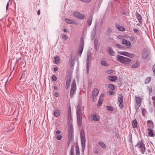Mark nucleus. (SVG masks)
Listing matches in <instances>:
<instances>
[{"instance_id": "51", "label": "nucleus", "mask_w": 155, "mask_h": 155, "mask_svg": "<svg viewBox=\"0 0 155 155\" xmlns=\"http://www.w3.org/2000/svg\"><path fill=\"white\" fill-rule=\"evenodd\" d=\"M64 31L65 32H69V30L67 28H65L64 29Z\"/></svg>"}, {"instance_id": "63", "label": "nucleus", "mask_w": 155, "mask_h": 155, "mask_svg": "<svg viewBox=\"0 0 155 155\" xmlns=\"http://www.w3.org/2000/svg\"><path fill=\"white\" fill-rule=\"evenodd\" d=\"M71 155H74V152H71Z\"/></svg>"}, {"instance_id": "45", "label": "nucleus", "mask_w": 155, "mask_h": 155, "mask_svg": "<svg viewBox=\"0 0 155 155\" xmlns=\"http://www.w3.org/2000/svg\"><path fill=\"white\" fill-rule=\"evenodd\" d=\"M102 101H98V103L97 104V107H100L102 104Z\"/></svg>"}, {"instance_id": "5", "label": "nucleus", "mask_w": 155, "mask_h": 155, "mask_svg": "<svg viewBox=\"0 0 155 155\" xmlns=\"http://www.w3.org/2000/svg\"><path fill=\"white\" fill-rule=\"evenodd\" d=\"M76 90V84L75 81L74 80L72 82L71 85L70 90V97L71 98H73L74 94H75Z\"/></svg>"}, {"instance_id": "47", "label": "nucleus", "mask_w": 155, "mask_h": 155, "mask_svg": "<svg viewBox=\"0 0 155 155\" xmlns=\"http://www.w3.org/2000/svg\"><path fill=\"white\" fill-rule=\"evenodd\" d=\"M134 31L136 33H139V31L137 29V28H135L134 29Z\"/></svg>"}, {"instance_id": "54", "label": "nucleus", "mask_w": 155, "mask_h": 155, "mask_svg": "<svg viewBox=\"0 0 155 155\" xmlns=\"http://www.w3.org/2000/svg\"><path fill=\"white\" fill-rule=\"evenodd\" d=\"M94 152L96 154H98V151L97 149H96L94 151Z\"/></svg>"}, {"instance_id": "37", "label": "nucleus", "mask_w": 155, "mask_h": 155, "mask_svg": "<svg viewBox=\"0 0 155 155\" xmlns=\"http://www.w3.org/2000/svg\"><path fill=\"white\" fill-rule=\"evenodd\" d=\"M108 87L112 90H113L115 89L114 86L112 84H109L108 85Z\"/></svg>"}, {"instance_id": "26", "label": "nucleus", "mask_w": 155, "mask_h": 155, "mask_svg": "<svg viewBox=\"0 0 155 155\" xmlns=\"http://www.w3.org/2000/svg\"><path fill=\"white\" fill-rule=\"evenodd\" d=\"M53 114L55 116L57 117L60 116V113L58 110H56L54 111Z\"/></svg>"}, {"instance_id": "14", "label": "nucleus", "mask_w": 155, "mask_h": 155, "mask_svg": "<svg viewBox=\"0 0 155 155\" xmlns=\"http://www.w3.org/2000/svg\"><path fill=\"white\" fill-rule=\"evenodd\" d=\"M84 39L82 38L81 40V42L80 44V46L79 49L78 54L80 56L81 55L83 50L84 47Z\"/></svg>"}, {"instance_id": "52", "label": "nucleus", "mask_w": 155, "mask_h": 155, "mask_svg": "<svg viewBox=\"0 0 155 155\" xmlns=\"http://www.w3.org/2000/svg\"><path fill=\"white\" fill-rule=\"evenodd\" d=\"M130 38L133 41H134L135 40V38L133 36H131Z\"/></svg>"}, {"instance_id": "32", "label": "nucleus", "mask_w": 155, "mask_h": 155, "mask_svg": "<svg viewBox=\"0 0 155 155\" xmlns=\"http://www.w3.org/2000/svg\"><path fill=\"white\" fill-rule=\"evenodd\" d=\"M125 45L127 48H131V44L129 41H127Z\"/></svg>"}, {"instance_id": "28", "label": "nucleus", "mask_w": 155, "mask_h": 155, "mask_svg": "<svg viewBox=\"0 0 155 155\" xmlns=\"http://www.w3.org/2000/svg\"><path fill=\"white\" fill-rule=\"evenodd\" d=\"M115 45L117 48L119 49H121L122 50H124L125 48L122 46L121 45H119L118 44H115Z\"/></svg>"}, {"instance_id": "60", "label": "nucleus", "mask_w": 155, "mask_h": 155, "mask_svg": "<svg viewBox=\"0 0 155 155\" xmlns=\"http://www.w3.org/2000/svg\"><path fill=\"white\" fill-rule=\"evenodd\" d=\"M74 149H71V152H74Z\"/></svg>"}, {"instance_id": "61", "label": "nucleus", "mask_w": 155, "mask_h": 155, "mask_svg": "<svg viewBox=\"0 0 155 155\" xmlns=\"http://www.w3.org/2000/svg\"><path fill=\"white\" fill-rule=\"evenodd\" d=\"M96 25H95V29H94V31H95V34H96Z\"/></svg>"}, {"instance_id": "44", "label": "nucleus", "mask_w": 155, "mask_h": 155, "mask_svg": "<svg viewBox=\"0 0 155 155\" xmlns=\"http://www.w3.org/2000/svg\"><path fill=\"white\" fill-rule=\"evenodd\" d=\"M68 120H69L70 121L69 123H70L71 121L72 120V119L71 117V116H68Z\"/></svg>"}, {"instance_id": "18", "label": "nucleus", "mask_w": 155, "mask_h": 155, "mask_svg": "<svg viewBox=\"0 0 155 155\" xmlns=\"http://www.w3.org/2000/svg\"><path fill=\"white\" fill-rule=\"evenodd\" d=\"M112 33V28L110 27H108L106 30V35H107L109 38H110V39H112V38H111V34Z\"/></svg>"}, {"instance_id": "59", "label": "nucleus", "mask_w": 155, "mask_h": 155, "mask_svg": "<svg viewBox=\"0 0 155 155\" xmlns=\"http://www.w3.org/2000/svg\"><path fill=\"white\" fill-rule=\"evenodd\" d=\"M9 2H10L11 3V2H10V0H9V2L7 3L6 5V6H7V7H8Z\"/></svg>"}, {"instance_id": "64", "label": "nucleus", "mask_w": 155, "mask_h": 155, "mask_svg": "<svg viewBox=\"0 0 155 155\" xmlns=\"http://www.w3.org/2000/svg\"><path fill=\"white\" fill-rule=\"evenodd\" d=\"M93 97V101H95V97Z\"/></svg>"}, {"instance_id": "6", "label": "nucleus", "mask_w": 155, "mask_h": 155, "mask_svg": "<svg viewBox=\"0 0 155 155\" xmlns=\"http://www.w3.org/2000/svg\"><path fill=\"white\" fill-rule=\"evenodd\" d=\"M135 146L137 147L140 149V150L142 153H144L146 151V147L145 144L142 141H139Z\"/></svg>"}, {"instance_id": "25", "label": "nucleus", "mask_w": 155, "mask_h": 155, "mask_svg": "<svg viewBox=\"0 0 155 155\" xmlns=\"http://www.w3.org/2000/svg\"><path fill=\"white\" fill-rule=\"evenodd\" d=\"M140 63L139 61L137 62L134 64L133 65L131 66L132 68H138L140 65Z\"/></svg>"}, {"instance_id": "31", "label": "nucleus", "mask_w": 155, "mask_h": 155, "mask_svg": "<svg viewBox=\"0 0 155 155\" xmlns=\"http://www.w3.org/2000/svg\"><path fill=\"white\" fill-rule=\"evenodd\" d=\"M76 155H80V150L79 147L78 145H77L76 146Z\"/></svg>"}, {"instance_id": "56", "label": "nucleus", "mask_w": 155, "mask_h": 155, "mask_svg": "<svg viewBox=\"0 0 155 155\" xmlns=\"http://www.w3.org/2000/svg\"><path fill=\"white\" fill-rule=\"evenodd\" d=\"M126 14V12L125 10H124L122 12V14L124 15H125Z\"/></svg>"}, {"instance_id": "22", "label": "nucleus", "mask_w": 155, "mask_h": 155, "mask_svg": "<svg viewBox=\"0 0 155 155\" xmlns=\"http://www.w3.org/2000/svg\"><path fill=\"white\" fill-rule=\"evenodd\" d=\"M107 78L108 79L111 81L113 82H115L117 79V78L116 76H109Z\"/></svg>"}, {"instance_id": "9", "label": "nucleus", "mask_w": 155, "mask_h": 155, "mask_svg": "<svg viewBox=\"0 0 155 155\" xmlns=\"http://www.w3.org/2000/svg\"><path fill=\"white\" fill-rule=\"evenodd\" d=\"M118 104L120 108L122 109L124 107L123 97L122 94H120L118 96Z\"/></svg>"}, {"instance_id": "1", "label": "nucleus", "mask_w": 155, "mask_h": 155, "mask_svg": "<svg viewBox=\"0 0 155 155\" xmlns=\"http://www.w3.org/2000/svg\"><path fill=\"white\" fill-rule=\"evenodd\" d=\"M68 145H69L73 140L74 136V130L73 127V125L71 123L70 124V125L68 127Z\"/></svg>"}, {"instance_id": "24", "label": "nucleus", "mask_w": 155, "mask_h": 155, "mask_svg": "<svg viewBox=\"0 0 155 155\" xmlns=\"http://www.w3.org/2000/svg\"><path fill=\"white\" fill-rule=\"evenodd\" d=\"M137 122L136 119H134L132 121V125L134 128H137Z\"/></svg>"}, {"instance_id": "33", "label": "nucleus", "mask_w": 155, "mask_h": 155, "mask_svg": "<svg viewBox=\"0 0 155 155\" xmlns=\"http://www.w3.org/2000/svg\"><path fill=\"white\" fill-rule=\"evenodd\" d=\"M92 20V16L89 19H88L87 24L90 26L91 25Z\"/></svg>"}, {"instance_id": "43", "label": "nucleus", "mask_w": 155, "mask_h": 155, "mask_svg": "<svg viewBox=\"0 0 155 155\" xmlns=\"http://www.w3.org/2000/svg\"><path fill=\"white\" fill-rule=\"evenodd\" d=\"M62 38L64 40H67L68 38V37L66 35H64L62 36Z\"/></svg>"}, {"instance_id": "40", "label": "nucleus", "mask_w": 155, "mask_h": 155, "mask_svg": "<svg viewBox=\"0 0 155 155\" xmlns=\"http://www.w3.org/2000/svg\"><path fill=\"white\" fill-rule=\"evenodd\" d=\"M108 93L110 95H112L114 94V91H111L110 90L109 91Z\"/></svg>"}, {"instance_id": "62", "label": "nucleus", "mask_w": 155, "mask_h": 155, "mask_svg": "<svg viewBox=\"0 0 155 155\" xmlns=\"http://www.w3.org/2000/svg\"><path fill=\"white\" fill-rule=\"evenodd\" d=\"M54 89H55V90H57L58 89V87L57 86H55L54 87Z\"/></svg>"}, {"instance_id": "10", "label": "nucleus", "mask_w": 155, "mask_h": 155, "mask_svg": "<svg viewBox=\"0 0 155 155\" xmlns=\"http://www.w3.org/2000/svg\"><path fill=\"white\" fill-rule=\"evenodd\" d=\"M149 54V50L147 48H145L142 52V58L143 59H145L148 57Z\"/></svg>"}, {"instance_id": "35", "label": "nucleus", "mask_w": 155, "mask_h": 155, "mask_svg": "<svg viewBox=\"0 0 155 155\" xmlns=\"http://www.w3.org/2000/svg\"><path fill=\"white\" fill-rule=\"evenodd\" d=\"M101 64L105 66H107L108 65V64L106 63V61H101Z\"/></svg>"}, {"instance_id": "36", "label": "nucleus", "mask_w": 155, "mask_h": 155, "mask_svg": "<svg viewBox=\"0 0 155 155\" xmlns=\"http://www.w3.org/2000/svg\"><path fill=\"white\" fill-rule=\"evenodd\" d=\"M151 80V78L150 77H147L145 80V83L147 84H148L149 83V82Z\"/></svg>"}, {"instance_id": "38", "label": "nucleus", "mask_w": 155, "mask_h": 155, "mask_svg": "<svg viewBox=\"0 0 155 155\" xmlns=\"http://www.w3.org/2000/svg\"><path fill=\"white\" fill-rule=\"evenodd\" d=\"M62 137L61 135H58L56 137V138L58 140H61Z\"/></svg>"}, {"instance_id": "58", "label": "nucleus", "mask_w": 155, "mask_h": 155, "mask_svg": "<svg viewBox=\"0 0 155 155\" xmlns=\"http://www.w3.org/2000/svg\"><path fill=\"white\" fill-rule=\"evenodd\" d=\"M37 14L38 15H39L40 14V10H38V11Z\"/></svg>"}, {"instance_id": "29", "label": "nucleus", "mask_w": 155, "mask_h": 155, "mask_svg": "<svg viewBox=\"0 0 155 155\" xmlns=\"http://www.w3.org/2000/svg\"><path fill=\"white\" fill-rule=\"evenodd\" d=\"M100 145L102 148H106V145L104 142L102 141H99L98 143Z\"/></svg>"}, {"instance_id": "27", "label": "nucleus", "mask_w": 155, "mask_h": 155, "mask_svg": "<svg viewBox=\"0 0 155 155\" xmlns=\"http://www.w3.org/2000/svg\"><path fill=\"white\" fill-rule=\"evenodd\" d=\"M136 16L137 19L138 20L139 22L140 23V20L142 19V17L141 15L137 12H136Z\"/></svg>"}, {"instance_id": "15", "label": "nucleus", "mask_w": 155, "mask_h": 155, "mask_svg": "<svg viewBox=\"0 0 155 155\" xmlns=\"http://www.w3.org/2000/svg\"><path fill=\"white\" fill-rule=\"evenodd\" d=\"M90 117H92L91 120H94L95 121H98L100 120L99 116L96 114H95L93 115H91Z\"/></svg>"}, {"instance_id": "53", "label": "nucleus", "mask_w": 155, "mask_h": 155, "mask_svg": "<svg viewBox=\"0 0 155 155\" xmlns=\"http://www.w3.org/2000/svg\"><path fill=\"white\" fill-rule=\"evenodd\" d=\"M113 71L112 70H110L107 71V73L108 74H110L112 73Z\"/></svg>"}, {"instance_id": "17", "label": "nucleus", "mask_w": 155, "mask_h": 155, "mask_svg": "<svg viewBox=\"0 0 155 155\" xmlns=\"http://www.w3.org/2000/svg\"><path fill=\"white\" fill-rule=\"evenodd\" d=\"M119 53L121 55H125L130 58H132L134 56L133 54L126 51H120L119 52Z\"/></svg>"}, {"instance_id": "8", "label": "nucleus", "mask_w": 155, "mask_h": 155, "mask_svg": "<svg viewBox=\"0 0 155 155\" xmlns=\"http://www.w3.org/2000/svg\"><path fill=\"white\" fill-rule=\"evenodd\" d=\"M91 54L92 53L89 52L87 53V72H88L89 70V64H90L91 61Z\"/></svg>"}, {"instance_id": "55", "label": "nucleus", "mask_w": 155, "mask_h": 155, "mask_svg": "<svg viewBox=\"0 0 155 155\" xmlns=\"http://www.w3.org/2000/svg\"><path fill=\"white\" fill-rule=\"evenodd\" d=\"M58 70V68L57 67H54V71H57Z\"/></svg>"}, {"instance_id": "49", "label": "nucleus", "mask_w": 155, "mask_h": 155, "mask_svg": "<svg viewBox=\"0 0 155 155\" xmlns=\"http://www.w3.org/2000/svg\"><path fill=\"white\" fill-rule=\"evenodd\" d=\"M123 36L122 35H118V36H117V38H119V39H122L123 38Z\"/></svg>"}, {"instance_id": "57", "label": "nucleus", "mask_w": 155, "mask_h": 155, "mask_svg": "<svg viewBox=\"0 0 155 155\" xmlns=\"http://www.w3.org/2000/svg\"><path fill=\"white\" fill-rule=\"evenodd\" d=\"M54 96L56 97H58V92H56L54 94Z\"/></svg>"}, {"instance_id": "48", "label": "nucleus", "mask_w": 155, "mask_h": 155, "mask_svg": "<svg viewBox=\"0 0 155 155\" xmlns=\"http://www.w3.org/2000/svg\"><path fill=\"white\" fill-rule=\"evenodd\" d=\"M153 70L154 73L155 74V64H154L153 67Z\"/></svg>"}, {"instance_id": "23", "label": "nucleus", "mask_w": 155, "mask_h": 155, "mask_svg": "<svg viewBox=\"0 0 155 155\" xmlns=\"http://www.w3.org/2000/svg\"><path fill=\"white\" fill-rule=\"evenodd\" d=\"M147 130L148 131V135L151 137H153L155 136V134L153 133L151 129L148 128Z\"/></svg>"}, {"instance_id": "11", "label": "nucleus", "mask_w": 155, "mask_h": 155, "mask_svg": "<svg viewBox=\"0 0 155 155\" xmlns=\"http://www.w3.org/2000/svg\"><path fill=\"white\" fill-rule=\"evenodd\" d=\"M73 14L74 16L80 19H84L86 18L85 15H82L78 12H74Z\"/></svg>"}, {"instance_id": "4", "label": "nucleus", "mask_w": 155, "mask_h": 155, "mask_svg": "<svg viewBox=\"0 0 155 155\" xmlns=\"http://www.w3.org/2000/svg\"><path fill=\"white\" fill-rule=\"evenodd\" d=\"M80 136L81 139V143L82 147V150L83 152L85 148V142H86V138L85 136V134L83 130L82 129L81 130L80 133Z\"/></svg>"}, {"instance_id": "20", "label": "nucleus", "mask_w": 155, "mask_h": 155, "mask_svg": "<svg viewBox=\"0 0 155 155\" xmlns=\"http://www.w3.org/2000/svg\"><path fill=\"white\" fill-rule=\"evenodd\" d=\"M117 29H118L120 31H124L125 30V28L120 26L119 24H116L115 25Z\"/></svg>"}, {"instance_id": "2", "label": "nucleus", "mask_w": 155, "mask_h": 155, "mask_svg": "<svg viewBox=\"0 0 155 155\" xmlns=\"http://www.w3.org/2000/svg\"><path fill=\"white\" fill-rule=\"evenodd\" d=\"M76 113L78 125L81 127L82 125V112L81 110V107L79 105L77 106Z\"/></svg>"}, {"instance_id": "7", "label": "nucleus", "mask_w": 155, "mask_h": 155, "mask_svg": "<svg viewBox=\"0 0 155 155\" xmlns=\"http://www.w3.org/2000/svg\"><path fill=\"white\" fill-rule=\"evenodd\" d=\"M136 101V104L135 105V108L137 112L139 110V108L140 106V104L141 102V97H137L136 96L135 97Z\"/></svg>"}, {"instance_id": "42", "label": "nucleus", "mask_w": 155, "mask_h": 155, "mask_svg": "<svg viewBox=\"0 0 155 155\" xmlns=\"http://www.w3.org/2000/svg\"><path fill=\"white\" fill-rule=\"evenodd\" d=\"M94 46L95 49L96 50H97V42L95 41H94Z\"/></svg>"}, {"instance_id": "41", "label": "nucleus", "mask_w": 155, "mask_h": 155, "mask_svg": "<svg viewBox=\"0 0 155 155\" xmlns=\"http://www.w3.org/2000/svg\"><path fill=\"white\" fill-rule=\"evenodd\" d=\"M52 79L53 81H56L57 80V77L55 75H53L52 77Z\"/></svg>"}, {"instance_id": "16", "label": "nucleus", "mask_w": 155, "mask_h": 155, "mask_svg": "<svg viewBox=\"0 0 155 155\" xmlns=\"http://www.w3.org/2000/svg\"><path fill=\"white\" fill-rule=\"evenodd\" d=\"M107 51L108 53L109 54L112 56H114L115 53L113 49L110 47H108L107 48Z\"/></svg>"}, {"instance_id": "34", "label": "nucleus", "mask_w": 155, "mask_h": 155, "mask_svg": "<svg viewBox=\"0 0 155 155\" xmlns=\"http://www.w3.org/2000/svg\"><path fill=\"white\" fill-rule=\"evenodd\" d=\"M107 109L111 111H112L114 110V108L110 106H107L106 107Z\"/></svg>"}, {"instance_id": "46", "label": "nucleus", "mask_w": 155, "mask_h": 155, "mask_svg": "<svg viewBox=\"0 0 155 155\" xmlns=\"http://www.w3.org/2000/svg\"><path fill=\"white\" fill-rule=\"evenodd\" d=\"M71 107H69L68 114V116H71Z\"/></svg>"}, {"instance_id": "19", "label": "nucleus", "mask_w": 155, "mask_h": 155, "mask_svg": "<svg viewBox=\"0 0 155 155\" xmlns=\"http://www.w3.org/2000/svg\"><path fill=\"white\" fill-rule=\"evenodd\" d=\"M98 93V90L96 88H95L93 91L92 93V97H96Z\"/></svg>"}, {"instance_id": "21", "label": "nucleus", "mask_w": 155, "mask_h": 155, "mask_svg": "<svg viewBox=\"0 0 155 155\" xmlns=\"http://www.w3.org/2000/svg\"><path fill=\"white\" fill-rule=\"evenodd\" d=\"M147 126L149 128L151 129L153 128L154 127V124L153 122L151 120H148L147 121Z\"/></svg>"}, {"instance_id": "13", "label": "nucleus", "mask_w": 155, "mask_h": 155, "mask_svg": "<svg viewBox=\"0 0 155 155\" xmlns=\"http://www.w3.org/2000/svg\"><path fill=\"white\" fill-rule=\"evenodd\" d=\"M71 77L70 75L67 77L66 81V82L65 88L68 89L70 87V84L71 81Z\"/></svg>"}, {"instance_id": "39", "label": "nucleus", "mask_w": 155, "mask_h": 155, "mask_svg": "<svg viewBox=\"0 0 155 155\" xmlns=\"http://www.w3.org/2000/svg\"><path fill=\"white\" fill-rule=\"evenodd\" d=\"M122 43L123 44L125 45L127 42V41L125 39H122L121 41Z\"/></svg>"}, {"instance_id": "50", "label": "nucleus", "mask_w": 155, "mask_h": 155, "mask_svg": "<svg viewBox=\"0 0 155 155\" xmlns=\"http://www.w3.org/2000/svg\"><path fill=\"white\" fill-rule=\"evenodd\" d=\"M61 133V132L59 130H57L56 132V134L58 135L59 134H60Z\"/></svg>"}, {"instance_id": "3", "label": "nucleus", "mask_w": 155, "mask_h": 155, "mask_svg": "<svg viewBox=\"0 0 155 155\" xmlns=\"http://www.w3.org/2000/svg\"><path fill=\"white\" fill-rule=\"evenodd\" d=\"M117 60L123 64H127L131 61V59L118 55L116 56Z\"/></svg>"}, {"instance_id": "12", "label": "nucleus", "mask_w": 155, "mask_h": 155, "mask_svg": "<svg viewBox=\"0 0 155 155\" xmlns=\"http://www.w3.org/2000/svg\"><path fill=\"white\" fill-rule=\"evenodd\" d=\"M65 21L68 23L74 24L75 25H78L79 23L76 20L73 19H69L68 18L65 19Z\"/></svg>"}, {"instance_id": "30", "label": "nucleus", "mask_w": 155, "mask_h": 155, "mask_svg": "<svg viewBox=\"0 0 155 155\" xmlns=\"http://www.w3.org/2000/svg\"><path fill=\"white\" fill-rule=\"evenodd\" d=\"M54 60L55 63L57 64H58L60 62V58L58 56H56L54 58Z\"/></svg>"}]
</instances>
